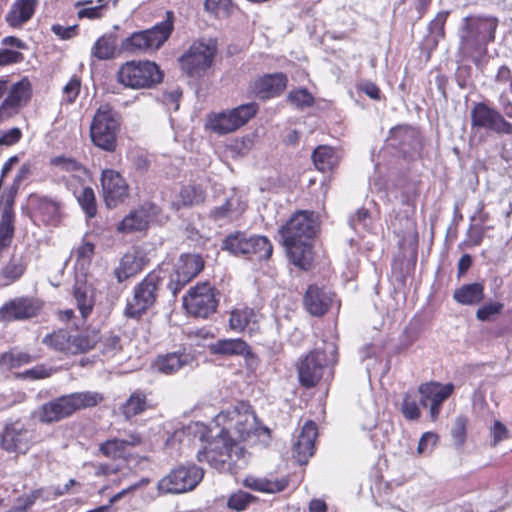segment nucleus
<instances>
[{
    "label": "nucleus",
    "instance_id": "1",
    "mask_svg": "<svg viewBox=\"0 0 512 512\" xmlns=\"http://www.w3.org/2000/svg\"><path fill=\"white\" fill-rule=\"evenodd\" d=\"M317 223L307 211L295 213L280 229L291 262L307 270L312 261L310 240L315 236Z\"/></svg>",
    "mask_w": 512,
    "mask_h": 512
},
{
    "label": "nucleus",
    "instance_id": "2",
    "mask_svg": "<svg viewBox=\"0 0 512 512\" xmlns=\"http://www.w3.org/2000/svg\"><path fill=\"white\" fill-rule=\"evenodd\" d=\"M498 20L494 17L467 16L460 36V51L475 64L487 53V44L494 41Z\"/></svg>",
    "mask_w": 512,
    "mask_h": 512
},
{
    "label": "nucleus",
    "instance_id": "3",
    "mask_svg": "<svg viewBox=\"0 0 512 512\" xmlns=\"http://www.w3.org/2000/svg\"><path fill=\"white\" fill-rule=\"evenodd\" d=\"M101 393L95 391L75 392L44 403L37 412L42 423H54L71 416L78 410L92 408L103 401Z\"/></svg>",
    "mask_w": 512,
    "mask_h": 512
},
{
    "label": "nucleus",
    "instance_id": "4",
    "mask_svg": "<svg viewBox=\"0 0 512 512\" xmlns=\"http://www.w3.org/2000/svg\"><path fill=\"white\" fill-rule=\"evenodd\" d=\"M174 28V14L166 12V18L153 27L135 31L124 38L119 47L120 52L131 55L152 54L169 39Z\"/></svg>",
    "mask_w": 512,
    "mask_h": 512
},
{
    "label": "nucleus",
    "instance_id": "5",
    "mask_svg": "<svg viewBox=\"0 0 512 512\" xmlns=\"http://www.w3.org/2000/svg\"><path fill=\"white\" fill-rule=\"evenodd\" d=\"M242 456L243 448L236 439L227 437L221 431L197 452L199 462H206L212 468L221 472L231 471L232 466Z\"/></svg>",
    "mask_w": 512,
    "mask_h": 512
},
{
    "label": "nucleus",
    "instance_id": "6",
    "mask_svg": "<svg viewBox=\"0 0 512 512\" xmlns=\"http://www.w3.org/2000/svg\"><path fill=\"white\" fill-rule=\"evenodd\" d=\"M116 79L127 88H151L162 81L163 73L154 62L131 60L119 67Z\"/></svg>",
    "mask_w": 512,
    "mask_h": 512
},
{
    "label": "nucleus",
    "instance_id": "7",
    "mask_svg": "<svg viewBox=\"0 0 512 512\" xmlns=\"http://www.w3.org/2000/svg\"><path fill=\"white\" fill-rule=\"evenodd\" d=\"M336 356L337 347L334 343L326 344L324 350L315 349L310 352L297 367L301 385L310 388L321 380L325 372L330 376L329 365L336 363Z\"/></svg>",
    "mask_w": 512,
    "mask_h": 512
},
{
    "label": "nucleus",
    "instance_id": "8",
    "mask_svg": "<svg viewBox=\"0 0 512 512\" xmlns=\"http://www.w3.org/2000/svg\"><path fill=\"white\" fill-rule=\"evenodd\" d=\"M165 274L161 269L151 271L133 290V298L128 301L125 316L139 318L154 305L163 284Z\"/></svg>",
    "mask_w": 512,
    "mask_h": 512
},
{
    "label": "nucleus",
    "instance_id": "9",
    "mask_svg": "<svg viewBox=\"0 0 512 512\" xmlns=\"http://www.w3.org/2000/svg\"><path fill=\"white\" fill-rule=\"evenodd\" d=\"M222 249L236 256L256 260H267L273 252V246L267 237L247 235L244 232L228 235L223 240Z\"/></svg>",
    "mask_w": 512,
    "mask_h": 512
},
{
    "label": "nucleus",
    "instance_id": "10",
    "mask_svg": "<svg viewBox=\"0 0 512 512\" xmlns=\"http://www.w3.org/2000/svg\"><path fill=\"white\" fill-rule=\"evenodd\" d=\"M120 127L118 115L108 106H101L90 125V137L98 148L113 152L117 146V133Z\"/></svg>",
    "mask_w": 512,
    "mask_h": 512
},
{
    "label": "nucleus",
    "instance_id": "11",
    "mask_svg": "<svg viewBox=\"0 0 512 512\" xmlns=\"http://www.w3.org/2000/svg\"><path fill=\"white\" fill-rule=\"evenodd\" d=\"M216 52V41H196L180 57L181 69L191 78H202L211 68Z\"/></svg>",
    "mask_w": 512,
    "mask_h": 512
},
{
    "label": "nucleus",
    "instance_id": "12",
    "mask_svg": "<svg viewBox=\"0 0 512 512\" xmlns=\"http://www.w3.org/2000/svg\"><path fill=\"white\" fill-rule=\"evenodd\" d=\"M255 422L256 416L243 404L240 408H227L213 419V423L222 433L227 437L236 436L239 440H245L250 435L255 429Z\"/></svg>",
    "mask_w": 512,
    "mask_h": 512
},
{
    "label": "nucleus",
    "instance_id": "13",
    "mask_svg": "<svg viewBox=\"0 0 512 512\" xmlns=\"http://www.w3.org/2000/svg\"><path fill=\"white\" fill-rule=\"evenodd\" d=\"M257 111L258 105L250 102L231 110L210 113L206 119V128L218 135H225L245 125Z\"/></svg>",
    "mask_w": 512,
    "mask_h": 512
},
{
    "label": "nucleus",
    "instance_id": "14",
    "mask_svg": "<svg viewBox=\"0 0 512 512\" xmlns=\"http://www.w3.org/2000/svg\"><path fill=\"white\" fill-rule=\"evenodd\" d=\"M202 468L192 464L178 466L158 482V490L162 493L180 494L192 491L203 479Z\"/></svg>",
    "mask_w": 512,
    "mask_h": 512
},
{
    "label": "nucleus",
    "instance_id": "15",
    "mask_svg": "<svg viewBox=\"0 0 512 512\" xmlns=\"http://www.w3.org/2000/svg\"><path fill=\"white\" fill-rule=\"evenodd\" d=\"M218 303L219 293L207 282L197 284L183 298V305L187 312L200 318H208L215 313Z\"/></svg>",
    "mask_w": 512,
    "mask_h": 512
},
{
    "label": "nucleus",
    "instance_id": "16",
    "mask_svg": "<svg viewBox=\"0 0 512 512\" xmlns=\"http://www.w3.org/2000/svg\"><path fill=\"white\" fill-rule=\"evenodd\" d=\"M471 126L497 134L512 135V124L496 109L483 102L474 104L471 109Z\"/></svg>",
    "mask_w": 512,
    "mask_h": 512
},
{
    "label": "nucleus",
    "instance_id": "17",
    "mask_svg": "<svg viewBox=\"0 0 512 512\" xmlns=\"http://www.w3.org/2000/svg\"><path fill=\"white\" fill-rule=\"evenodd\" d=\"M42 309V302L32 296H19L6 301L0 307V323L25 321L36 317Z\"/></svg>",
    "mask_w": 512,
    "mask_h": 512
},
{
    "label": "nucleus",
    "instance_id": "18",
    "mask_svg": "<svg viewBox=\"0 0 512 512\" xmlns=\"http://www.w3.org/2000/svg\"><path fill=\"white\" fill-rule=\"evenodd\" d=\"M204 268V261L198 254H181L170 275L169 289L176 295L187 283L195 278Z\"/></svg>",
    "mask_w": 512,
    "mask_h": 512
},
{
    "label": "nucleus",
    "instance_id": "19",
    "mask_svg": "<svg viewBox=\"0 0 512 512\" xmlns=\"http://www.w3.org/2000/svg\"><path fill=\"white\" fill-rule=\"evenodd\" d=\"M100 183L103 200L108 208H115L128 199L130 188L120 172L114 169H103Z\"/></svg>",
    "mask_w": 512,
    "mask_h": 512
},
{
    "label": "nucleus",
    "instance_id": "20",
    "mask_svg": "<svg viewBox=\"0 0 512 512\" xmlns=\"http://www.w3.org/2000/svg\"><path fill=\"white\" fill-rule=\"evenodd\" d=\"M454 391L452 383L442 384L440 382L431 381L422 383L418 387L420 394V404L423 407L429 406L430 418L435 421L441 412V407Z\"/></svg>",
    "mask_w": 512,
    "mask_h": 512
},
{
    "label": "nucleus",
    "instance_id": "21",
    "mask_svg": "<svg viewBox=\"0 0 512 512\" xmlns=\"http://www.w3.org/2000/svg\"><path fill=\"white\" fill-rule=\"evenodd\" d=\"M33 442V432L20 422L5 427L1 436V446L8 452L26 453Z\"/></svg>",
    "mask_w": 512,
    "mask_h": 512
},
{
    "label": "nucleus",
    "instance_id": "22",
    "mask_svg": "<svg viewBox=\"0 0 512 512\" xmlns=\"http://www.w3.org/2000/svg\"><path fill=\"white\" fill-rule=\"evenodd\" d=\"M30 95L31 84L28 78L24 77L13 84L0 105V122L17 113L18 109L29 100Z\"/></svg>",
    "mask_w": 512,
    "mask_h": 512
},
{
    "label": "nucleus",
    "instance_id": "23",
    "mask_svg": "<svg viewBox=\"0 0 512 512\" xmlns=\"http://www.w3.org/2000/svg\"><path fill=\"white\" fill-rule=\"evenodd\" d=\"M246 207V200L240 193L234 191L223 204L210 210L209 217L221 225L227 224L238 219Z\"/></svg>",
    "mask_w": 512,
    "mask_h": 512
},
{
    "label": "nucleus",
    "instance_id": "24",
    "mask_svg": "<svg viewBox=\"0 0 512 512\" xmlns=\"http://www.w3.org/2000/svg\"><path fill=\"white\" fill-rule=\"evenodd\" d=\"M334 294L324 286L309 285L304 295L303 303L312 316L320 317L331 307Z\"/></svg>",
    "mask_w": 512,
    "mask_h": 512
},
{
    "label": "nucleus",
    "instance_id": "25",
    "mask_svg": "<svg viewBox=\"0 0 512 512\" xmlns=\"http://www.w3.org/2000/svg\"><path fill=\"white\" fill-rule=\"evenodd\" d=\"M317 436V425L313 421H307L293 444V455L300 464H306L314 454Z\"/></svg>",
    "mask_w": 512,
    "mask_h": 512
},
{
    "label": "nucleus",
    "instance_id": "26",
    "mask_svg": "<svg viewBox=\"0 0 512 512\" xmlns=\"http://www.w3.org/2000/svg\"><path fill=\"white\" fill-rule=\"evenodd\" d=\"M194 357L185 349L159 355L153 362V368L162 374L171 375L185 366H191Z\"/></svg>",
    "mask_w": 512,
    "mask_h": 512
},
{
    "label": "nucleus",
    "instance_id": "27",
    "mask_svg": "<svg viewBox=\"0 0 512 512\" xmlns=\"http://www.w3.org/2000/svg\"><path fill=\"white\" fill-rule=\"evenodd\" d=\"M145 264V257L140 251L130 250L121 257L118 267L114 270V275L121 283L142 271Z\"/></svg>",
    "mask_w": 512,
    "mask_h": 512
},
{
    "label": "nucleus",
    "instance_id": "28",
    "mask_svg": "<svg viewBox=\"0 0 512 512\" xmlns=\"http://www.w3.org/2000/svg\"><path fill=\"white\" fill-rule=\"evenodd\" d=\"M38 0H16L5 16V20L12 28H21L34 16Z\"/></svg>",
    "mask_w": 512,
    "mask_h": 512
},
{
    "label": "nucleus",
    "instance_id": "29",
    "mask_svg": "<svg viewBox=\"0 0 512 512\" xmlns=\"http://www.w3.org/2000/svg\"><path fill=\"white\" fill-rule=\"evenodd\" d=\"M287 85V77L283 73L267 74L254 82V92L262 99L279 95Z\"/></svg>",
    "mask_w": 512,
    "mask_h": 512
},
{
    "label": "nucleus",
    "instance_id": "30",
    "mask_svg": "<svg viewBox=\"0 0 512 512\" xmlns=\"http://www.w3.org/2000/svg\"><path fill=\"white\" fill-rule=\"evenodd\" d=\"M213 354L223 356H243L245 359H254L250 346L242 339H220L210 346Z\"/></svg>",
    "mask_w": 512,
    "mask_h": 512
},
{
    "label": "nucleus",
    "instance_id": "31",
    "mask_svg": "<svg viewBox=\"0 0 512 512\" xmlns=\"http://www.w3.org/2000/svg\"><path fill=\"white\" fill-rule=\"evenodd\" d=\"M259 314L252 308L244 307L234 309L230 314V328L237 332L252 334L258 330Z\"/></svg>",
    "mask_w": 512,
    "mask_h": 512
},
{
    "label": "nucleus",
    "instance_id": "32",
    "mask_svg": "<svg viewBox=\"0 0 512 512\" xmlns=\"http://www.w3.org/2000/svg\"><path fill=\"white\" fill-rule=\"evenodd\" d=\"M28 262L21 255L13 254L0 269L1 286H10L22 278L27 270Z\"/></svg>",
    "mask_w": 512,
    "mask_h": 512
},
{
    "label": "nucleus",
    "instance_id": "33",
    "mask_svg": "<svg viewBox=\"0 0 512 512\" xmlns=\"http://www.w3.org/2000/svg\"><path fill=\"white\" fill-rule=\"evenodd\" d=\"M141 443V437L132 433L127 439H109L99 446V451L106 457L111 459H117L124 456L127 447L137 446Z\"/></svg>",
    "mask_w": 512,
    "mask_h": 512
},
{
    "label": "nucleus",
    "instance_id": "34",
    "mask_svg": "<svg viewBox=\"0 0 512 512\" xmlns=\"http://www.w3.org/2000/svg\"><path fill=\"white\" fill-rule=\"evenodd\" d=\"M118 36L115 33H106L100 36L91 48V56L97 60H111L117 55Z\"/></svg>",
    "mask_w": 512,
    "mask_h": 512
},
{
    "label": "nucleus",
    "instance_id": "35",
    "mask_svg": "<svg viewBox=\"0 0 512 512\" xmlns=\"http://www.w3.org/2000/svg\"><path fill=\"white\" fill-rule=\"evenodd\" d=\"M453 298L461 305H478L484 299V285L479 282L464 284L454 291Z\"/></svg>",
    "mask_w": 512,
    "mask_h": 512
},
{
    "label": "nucleus",
    "instance_id": "36",
    "mask_svg": "<svg viewBox=\"0 0 512 512\" xmlns=\"http://www.w3.org/2000/svg\"><path fill=\"white\" fill-rule=\"evenodd\" d=\"M99 341L100 333L94 328L71 334V354L86 353L93 349Z\"/></svg>",
    "mask_w": 512,
    "mask_h": 512
},
{
    "label": "nucleus",
    "instance_id": "37",
    "mask_svg": "<svg viewBox=\"0 0 512 512\" xmlns=\"http://www.w3.org/2000/svg\"><path fill=\"white\" fill-rule=\"evenodd\" d=\"M148 408H150V404L147 394L142 390H136L122 404L120 410L126 419H130L145 412Z\"/></svg>",
    "mask_w": 512,
    "mask_h": 512
},
{
    "label": "nucleus",
    "instance_id": "38",
    "mask_svg": "<svg viewBox=\"0 0 512 512\" xmlns=\"http://www.w3.org/2000/svg\"><path fill=\"white\" fill-rule=\"evenodd\" d=\"M15 215L11 207H5L0 217V256L8 249L14 237Z\"/></svg>",
    "mask_w": 512,
    "mask_h": 512
},
{
    "label": "nucleus",
    "instance_id": "39",
    "mask_svg": "<svg viewBox=\"0 0 512 512\" xmlns=\"http://www.w3.org/2000/svg\"><path fill=\"white\" fill-rule=\"evenodd\" d=\"M149 216L144 209L131 211L119 222L117 230L122 233L142 231L147 228Z\"/></svg>",
    "mask_w": 512,
    "mask_h": 512
},
{
    "label": "nucleus",
    "instance_id": "40",
    "mask_svg": "<svg viewBox=\"0 0 512 512\" xmlns=\"http://www.w3.org/2000/svg\"><path fill=\"white\" fill-rule=\"evenodd\" d=\"M244 485L254 491L264 493H277L283 491L288 486V481L284 478L270 480L267 478L247 477Z\"/></svg>",
    "mask_w": 512,
    "mask_h": 512
},
{
    "label": "nucleus",
    "instance_id": "41",
    "mask_svg": "<svg viewBox=\"0 0 512 512\" xmlns=\"http://www.w3.org/2000/svg\"><path fill=\"white\" fill-rule=\"evenodd\" d=\"M315 167L322 172L332 170L339 161L336 151L329 146L317 147L312 155Z\"/></svg>",
    "mask_w": 512,
    "mask_h": 512
},
{
    "label": "nucleus",
    "instance_id": "42",
    "mask_svg": "<svg viewBox=\"0 0 512 512\" xmlns=\"http://www.w3.org/2000/svg\"><path fill=\"white\" fill-rule=\"evenodd\" d=\"M36 211L41 216L42 221L48 224H54L59 220V203L46 196H40L36 199Z\"/></svg>",
    "mask_w": 512,
    "mask_h": 512
},
{
    "label": "nucleus",
    "instance_id": "43",
    "mask_svg": "<svg viewBox=\"0 0 512 512\" xmlns=\"http://www.w3.org/2000/svg\"><path fill=\"white\" fill-rule=\"evenodd\" d=\"M73 295L82 318L86 319L94 307L92 290L85 284H77L74 287Z\"/></svg>",
    "mask_w": 512,
    "mask_h": 512
},
{
    "label": "nucleus",
    "instance_id": "44",
    "mask_svg": "<svg viewBox=\"0 0 512 512\" xmlns=\"http://www.w3.org/2000/svg\"><path fill=\"white\" fill-rule=\"evenodd\" d=\"M43 343L58 352L71 354V333L67 330L59 329L46 335Z\"/></svg>",
    "mask_w": 512,
    "mask_h": 512
},
{
    "label": "nucleus",
    "instance_id": "45",
    "mask_svg": "<svg viewBox=\"0 0 512 512\" xmlns=\"http://www.w3.org/2000/svg\"><path fill=\"white\" fill-rule=\"evenodd\" d=\"M50 165L55 174L60 173V172H66V173L85 172V169L80 162H78L76 159H74L72 157H66L63 155L51 158Z\"/></svg>",
    "mask_w": 512,
    "mask_h": 512
},
{
    "label": "nucleus",
    "instance_id": "46",
    "mask_svg": "<svg viewBox=\"0 0 512 512\" xmlns=\"http://www.w3.org/2000/svg\"><path fill=\"white\" fill-rule=\"evenodd\" d=\"M77 201L88 218H93L97 214L96 197L91 187L83 188L77 195Z\"/></svg>",
    "mask_w": 512,
    "mask_h": 512
},
{
    "label": "nucleus",
    "instance_id": "47",
    "mask_svg": "<svg viewBox=\"0 0 512 512\" xmlns=\"http://www.w3.org/2000/svg\"><path fill=\"white\" fill-rule=\"evenodd\" d=\"M181 202L184 206L198 205L205 199V193L200 186H184L179 193Z\"/></svg>",
    "mask_w": 512,
    "mask_h": 512
},
{
    "label": "nucleus",
    "instance_id": "48",
    "mask_svg": "<svg viewBox=\"0 0 512 512\" xmlns=\"http://www.w3.org/2000/svg\"><path fill=\"white\" fill-rule=\"evenodd\" d=\"M101 352L112 357L122 350L121 337L114 332H109L104 336H100Z\"/></svg>",
    "mask_w": 512,
    "mask_h": 512
},
{
    "label": "nucleus",
    "instance_id": "49",
    "mask_svg": "<svg viewBox=\"0 0 512 512\" xmlns=\"http://www.w3.org/2000/svg\"><path fill=\"white\" fill-rule=\"evenodd\" d=\"M467 424L468 419L465 416L460 415L456 417L454 425L451 430V436L453 439V443L457 449H461L466 442Z\"/></svg>",
    "mask_w": 512,
    "mask_h": 512
},
{
    "label": "nucleus",
    "instance_id": "50",
    "mask_svg": "<svg viewBox=\"0 0 512 512\" xmlns=\"http://www.w3.org/2000/svg\"><path fill=\"white\" fill-rule=\"evenodd\" d=\"M448 17V12L441 11L429 23L428 30L434 45H437L439 40L444 37V26Z\"/></svg>",
    "mask_w": 512,
    "mask_h": 512
},
{
    "label": "nucleus",
    "instance_id": "51",
    "mask_svg": "<svg viewBox=\"0 0 512 512\" xmlns=\"http://www.w3.org/2000/svg\"><path fill=\"white\" fill-rule=\"evenodd\" d=\"M415 130L408 126H398L390 131V139L391 140H399V145L402 147L404 145L413 146L416 143Z\"/></svg>",
    "mask_w": 512,
    "mask_h": 512
},
{
    "label": "nucleus",
    "instance_id": "52",
    "mask_svg": "<svg viewBox=\"0 0 512 512\" xmlns=\"http://www.w3.org/2000/svg\"><path fill=\"white\" fill-rule=\"evenodd\" d=\"M401 412L403 416L408 420H417L421 411L416 402V399L409 393H405L401 404Z\"/></svg>",
    "mask_w": 512,
    "mask_h": 512
},
{
    "label": "nucleus",
    "instance_id": "53",
    "mask_svg": "<svg viewBox=\"0 0 512 512\" xmlns=\"http://www.w3.org/2000/svg\"><path fill=\"white\" fill-rule=\"evenodd\" d=\"M253 500V495L244 491H238L228 498L227 506L235 511H243Z\"/></svg>",
    "mask_w": 512,
    "mask_h": 512
},
{
    "label": "nucleus",
    "instance_id": "54",
    "mask_svg": "<svg viewBox=\"0 0 512 512\" xmlns=\"http://www.w3.org/2000/svg\"><path fill=\"white\" fill-rule=\"evenodd\" d=\"M95 246L91 242L83 241L75 250L74 255L78 265L84 267L91 262Z\"/></svg>",
    "mask_w": 512,
    "mask_h": 512
},
{
    "label": "nucleus",
    "instance_id": "55",
    "mask_svg": "<svg viewBox=\"0 0 512 512\" xmlns=\"http://www.w3.org/2000/svg\"><path fill=\"white\" fill-rule=\"evenodd\" d=\"M288 100L297 107H309L314 102L313 96L304 88L291 91Z\"/></svg>",
    "mask_w": 512,
    "mask_h": 512
},
{
    "label": "nucleus",
    "instance_id": "56",
    "mask_svg": "<svg viewBox=\"0 0 512 512\" xmlns=\"http://www.w3.org/2000/svg\"><path fill=\"white\" fill-rule=\"evenodd\" d=\"M31 362V356L23 352H7L0 357V363L11 367H18Z\"/></svg>",
    "mask_w": 512,
    "mask_h": 512
},
{
    "label": "nucleus",
    "instance_id": "57",
    "mask_svg": "<svg viewBox=\"0 0 512 512\" xmlns=\"http://www.w3.org/2000/svg\"><path fill=\"white\" fill-rule=\"evenodd\" d=\"M41 496L40 490H34L30 494L17 498L15 505L11 508L10 512H25L29 509L35 501Z\"/></svg>",
    "mask_w": 512,
    "mask_h": 512
},
{
    "label": "nucleus",
    "instance_id": "58",
    "mask_svg": "<svg viewBox=\"0 0 512 512\" xmlns=\"http://www.w3.org/2000/svg\"><path fill=\"white\" fill-rule=\"evenodd\" d=\"M503 307L501 302L486 303L477 310L476 317L479 321H488L492 316L499 314Z\"/></svg>",
    "mask_w": 512,
    "mask_h": 512
},
{
    "label": "nucleus",
    "instance_id": "59",
    "mask_svg": "<svg viewBox=\"0 0 512 512\" xmlns=\"http://www.w3.org/2000/svg\"><path fill=\"white\" fill-rule=\"evenodd\" d=\"M438 442L437 434L425 432L418 443L417 453L419 455L430 454Z\"/></svg>",
    "mask_w": 512,
    "mask_h": 512
},
{
    "label": "nucleus",
    "instance_id": "60",
    "mask_svg": "<svg viewBox=\"0 0 512 512\" xmlns=\"http://www.w3.org/2000/svg\"><path fill=\"white\" fill-rule=\"evenodd\" d=\"M350 226L358 231L360 228L367 229L370 224V213L367 209L361 208L349 219Z\"/></svg>",
    "mask_w": 512,
    "mask_h": 512
},
{
    "label": "nucleus",
    "instance_id": "61",
    "mask_svg": "<svg viewBox=\"0 0 512 512\" xmlns=\"http://www.w3.org/2000/svg\"><path fill=\"white\" fill-rule=\"evenodd\" d=\"M22 132L19 128L14 127L6 131H0V146H12L19 142Z\"/></svg>",
    "mask_w": 512,
    "mask_h": 512
},
{
    "label": "nucleus",
    "instance_id": "62",
    "mask_svg": "<svg viewBox=\"0 0 512 512\" xmlns=\"http://www.w3.org/2000/svg\"><path fill=\"white\" fill-rule=\"evenodd\" d=\"M491 444L496 446L499 442L508 437V430L506 426L496 420L490 428Z\"/></svg>",
    "mask_w": 512,
    "mask_h": 512
},
{
    "label": "nucleus",
    "instance_id": "63",
    "mask_svg": "<svg viewBox=\"0 0 512 512\" xmlns=\"http://www.w3.org/2000/svg\"><path fill=\"white\" fill-rule=\"evenodd\" d=\"M359 91L363 92L373 100H380L381 92L379 87L369 80H362L357 84Z\"/></svg>",
    "mask_w": 512,
    "mask_h": 512
},
{
    "label": "nucleus",
    "instance_id": "64",
    "mask_svg": "<svg viewBox=\"0 0 512 512\" xmlns=\"http://www.w3.org/2000/svg\"><path fill=\"white\" fill-rule=\"evenodd\" d=\"M24 56L21 52L10 50V49H1L0 50V66H6L13 63L22 62Z\"/></svg>",
    "mask_w": 512,
    "mask_h": 512
}]
</instances>
